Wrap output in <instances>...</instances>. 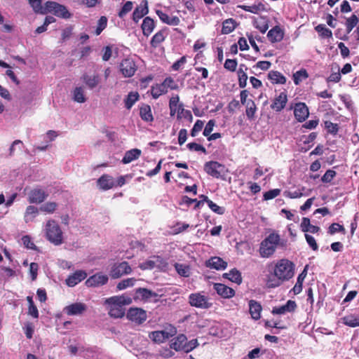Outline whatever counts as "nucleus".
<instances>
[{"label":"nucleus","mask_w":359,"mask_h":359,"mask_svg":"<svg viewBox=\"0 0 359 359\" xmlns=\"http://www.w3.org/2000/svg\"><path fill=\"white\" fill-rule=\"evenodd\" d=\"M127 318L137 324H141L147 319L145 311L139 308H130L127 313Z\"/></svg>","instance_id":"nucleus-9"},{"label":"nucleus","mask_w":359,"mask_h":359,"mask_svg":"<svg viewBox=\"0 0 359 359\" xmlns=\"http://www.w3.org/2000/svg\"><path fill=\"white\" fill-rule=\"evenodd\" d=\"M236 27V21L233 19H227L222 23V34H230L235 29Z\"/></svg>","instance_id":"nucleus-35"},{"label":"nucleus","mask_w":359,"mask_h":359,"mask_svg":"<svg viewBox=\"0 0 359 359\" xmlns=\"http://www.w3.org/2000/svg\"><path fill=\"white\" fill-rule=\"evenodd\" d=\"M187 147L191 151H201L203 154L207 153L206 149L203 146L196 142L189 143Z\"/></svg>","instance_id":"nucleus-61"},{"label":"nucleus","mask_w":359,"mask_h":359,"mask_svg":"<svg viewBox=\"0 0 359 359\" xmlns=\"http://www.w3.org/2000/svg\"><path fill=\"white\" fill-rule=\"evenodd\" d=\"M140 115L142 119L144 121H151L153 120L151 107L148 104H143L140 107Z\"/></svg>","instance_id":"nucleus-41"},{"label":"nucleus","mask_w":359,"mask_h":359,"mask_svg":"<svg viewBox=\"0 0 359 359\" xmlns=\"http://www.w3.org/2000/svg\"><path fill=\"white\" fill-rule=\"evenodd\" d=\"M142 154V151L139 149H132L127 151L122 159V163L124 164L130 163L134 160L137 159Z\"/></svg>","instance_id":"nucleus-27"},{"label":"nucleus","mask_w":359,"mask_h":359,"mask_svg":"<svg viewBox=\"0 0 359 359\" xmlns=\"http://www.w3.org/2000/svg\"><path fill=\"white\" fill-rule=\"evenodd\" d=\"M268 79L273 84H285V76L278 71H270L268 74Z\"/></svg>","instance_id":"nucleus-28"},{"label":"nucleus","mask_w":359,"mask_h":359,"mask_svg":"<svg viewBox=\"0 0 359 359\" xmlns=\"http://www.w3.org/2000/svg\"><path fill=\"white\" fill-rule=\"evenodd\" d=\"M108 281V277L106 275L102 273H96L90 276L86 281V285L88 287H95L102 285L107 283Z\"/></svg>","instance_id":"nucleus-15"},{"label":"nucleus","mask_w":359,"mask_h":359,"mask_svg":"<svg viewBox=\"0 0 359 359\" xmlns=\"http://www.w3.org/2000/svg\"><path fill=\"white\" fill-rule=\"evenodd\" d=\"M157 297V294L146 288H139L136 290L135 298L144 301Z\"/></svg>","instance_id":"nucleus-25"},{"label":"nucleus","mask_w":359,"mask_h":359,"mask_svg":"<svg viewBox=\"0 0 359 359\" xmlns=\"http://www.w3.org/2000/svg\"><path fill=\"white\" fill-rule=\"evenodd\" d=\"M132 303V299L126 295L114 296L106 299L105 304L110 306L109 314L110 316L119 318L125 315L124 306Z\"/></svg>","instance_id":"nucleus-2"},{"label":"nucleus","mask_w":359,"mask_h":359,"mask_svg":"<svg viewBox=\"0 0 359 359\" xmlns=\"http://www.w3.org/2000/svg\"><path fill=\"white\" fill-rule=\"evenodd\" d=\"M184 339H187L186 336L183 334H181V350L184 351L186 353L191 351L198 346V342L196 339H192L189 342L182 344V342Z\"/></svg>","instance_id":"nucleus-30"},{"label":"nucleus","mask_w":359,"mask_h":359,"mask_svg":"<svg viewBox=\"0 0 359 359\" xmlns=\"http://www.w3.org/2000/svg\"><path fill=\"white\" fill-rule=\"evenodd\" d=\"M107 24V18L105 16H102L98 20V25L95 30V34L100 35L102 30L106 27Z\"/></svg>","instance_id":"nucleus-62"},{"label":"nucleus","mask_w":359,"mask_h":359,"mask_svg":"<svg viewBox=\"0 0 359 359\" xmlns=\"http://www.w3.org/2000/svg\"><path fill=\"white\" fill-rule=\"evenodd\" d=\"M208 205L212 211L218 215H223L225 212V208L224 207L219 206L212 201H208Z\"/></svg>","instance_id":"nucleus-57"},{"label":"nucleus","mask_w":359,"mask_h":359,"mask_svg":"<svg viewBox=\"0 0 359 359\" xmlns=\"http://www.w3.org/2000/svg\"><path fill=\"white\" fill-rule=\"evenodd\" d=\"M73 99L79 103H83L86 99L84 95V89L83 87H76L73 91Z\"/></svg>","instance_id":"nucleus-42"},{"label":"nucleus","mask_w":359,"mask_h":359,"mask_svg":"<svg viewBox=\"0 0 359 359\" xmlns=\"http://www.w3.org/2000/svg\"><path fill=\"white\" fill-rule=\"evenodd\" d=\"M48 194L43 189L34 188L28 193V201L30 203L40 204L48 198Z\"/></svg>","instance_id":"nucleus-8"},{"label":"nucleus","mask_w":359,"mask_h":359,"mask_svg":"<svg viewBox=\"0 0 359 359\" xmlns=\"http://www.w3.org/2000/svg\"><path fill=\"white\" fill-rule=\"evenodd\" d=\"M136 70L135 62L130 58L124 59L120 64V71L125 77H131Z\"/></svg>","instance_id":"nucleus-10"},{"label":"nucleus","mask_w":359,"mask_h":359,"mask_svg":"<svg viewBox=\"0 0 359 359\" xmlns=\"http://www.w3.org/2000/svg\"><path fill=\"white\" fill-rule=\"evenodd\" d=\"M86 310V306L83 303H74L65 308V311L70 316L80 315Z\"/></svg>","instance_id":"nucleus-23"},{"label":"nucleus","mask_w":359,"mask_h":359,"mask_svg":"<svg viewBox=\"0 0 359 359\" xmlns=\"http://www.w3.org/2000/svg\"><path fill=\"white\" fill-rule=\"evenodd\" d=\"M57 207V204L55 202H48L42 205L39 210L48 214H52L55 212Z\"/></svg>","instance_id":"nucleus-49"},{"label":"nucleus","mask_w":359,"mask_h":359,"mask_svg":"<svg viewBox=\"0 0 359 359\" xmlns=\"http://www.w3.org/2000/svg\"><path fill=\"white\" fill-rule=\"evenodd\" d=\"M87 277L86 271L82 270L76 271L66 279V284L69 287H74Z\"/></svg>","instance_id":"nucleus-16"},{"label":"nucleus","mask_w":359,"mask_h":359,"mask_svg":"<svg viewBox=\"0 0 359 359\" xmlns=\"http://www.w3.org/2000/svg\"><path fill=\"white\" fill-rule=\"evenodd\" d=\"M189 302L191 306L208 309L212 306V303L209 301V298L199 292L192 293L189 297Z\"/></svg>","instance_id":"nucleus-6"},{"label":"nucleus","mask_w":359,"mask_h":359,"mask_svg":"<svg viewBox=\"0 0 359 359\" xmlns=\"http://www.w3.org/2000/svg\"><path fill=\"white\" fill-rule=\"evenodd\" d=\"M81 79L90 89L95 88L100 81L98 74L88 75L87 74H84L81 76Z\"/></svg>","instance_id":"nucleus-26"},{"label":"nucleus","mask_w":359,"mask_h":359,"mask_svg":"<svg viewBox=\"0 0 359 359\" xmlns=\"http://www.w3.org/2000/svg\"><path fill=\"white\" fill-rule=\"evenodd\" d=\"M205 266L216 270H222L226 268L227 262L219 257H213L205 262Z\"/></svg>","instance_id":"nucleus-20"},{"label":"nucleus","mask_w":359,"mask_h":359,"mask_svg":"<svg viewBox=\"0 0 359 359\" xmlns=\"http://www.w3.org/2000/svg\"><path fill=\"white\" fill-rule=\"evenodd\" d=\"M139 95L137 93H130L125 100V105L128 109H130L133 105L137 101Z\"/></svg>","instance_id":"nucleus-47"},{"label":"nucleus","mask_w":359,"mask_h":359,"mask_svg":"<svg viewBox=\"0 0 359 359\" xmlns=\"http://www.w3.org/2000/svg\"><path fill=\"white\" fill-rule=\"evenodd\" d=\"M149 12L148 1L143 0L140 4L135 9L133 13V20L137 22L142 17L147 15Z\"/></svg>","instance_id":"nucleus-18"},{"label":"nucleus","mask_w":359,"mask_h":359,"mask_svg":"<svg viewBox=\"0 0 359 359\" xmlns=\"http://www.w3.org/2000/svg\"><path fill=\"white\" fill-rule=\"evenodd\" d=\"M237 65L236 60L226 59L224 64V67L230 72H234L236 69Z\"/></svg>","instance_id":"nucleus-63"},{"label":"nucleus","mask_w":359,"mask_h":359,"mask_svg":"<svg viewBox=\"0 0 359 359\" xmlns=\"http://www.w3.org/2000/svg\"><path fill=\"white\" fill-rule=\"evenodd\" d=\"M339 232L343 234L346 233L345 228L339 223H332L328 228V233L331 235Z\"/></svg>","instance_id":"nucleus-50"},{"label":"nucleus","mask_w":359,"mask_h":359,"mask_svg":"<svg viewBox=\"0 0 359 359\" xmlns=\"http://www.w3.org/2000/svg\"><path fill=\"white\" fill-rule=\"evenodd\" d=\"M238 8L254 14H257L260 11H265V6L262 2L252 6L238 5Z\"/></svg>","instance_id":"nucleus-31"},{"label":"nucleus","mask_w":359,"mask_h":359,"mask_svg":"<svg viewBox=\"0 0 359 359\" xmlns=\"http://www.w3.org/2000/svg\"><path fill=\"white\" fill-rule=\"evenodd\" d=\"M294 115L299 122H304L309 115V108L304 102L296 103L294 107Z\"/></svg>","instance_id":"nucleus-11"},{"label":"nucleus","mask_w":359,"mask_h":359,"mask_svg":"<svg viewBox=\"0 0 359 359\" xmlns=\"http://www.w3.org/2000/svg\"><path fill=\"white\" fill-rule=\"evenodd\" d=\"M245 107V114L248 118L250 120L254 119L257 111V107L255 102L252 100L249 99Z\"/></svg>","instance_id":"nucleus-38"},{"label":"nucleus","mask_w":359,"mask_h":359,"mask_svg":"<svg viewBox=\"0 0 359 359\" xmlns=\"http://www.w3.org/2000/svg\"><path fill=\"white\" fill-rule=\"evenodd\" d=\"M163 264V259L160 257H153L150 259L140 264V267L143 270L161 268Z\"/></svg>","instance_id":"nucleus-19"},{"label":"nucleus","mask_w":359,"mask_h":359,"mask_svg":"<svg viewBox=\"0 0 359 359\" xmlns=\"http://www.w3.org/2000/svg\"><path fill=\"white\" fill-rule=\"evenodd\" d=\"M337 172L331 169L327 170L321 177V181L324 183L330 182L336 176Z\"/></svg>","instance_id":"nucleus-56"},{"label":"nucleus","mask_w":359,"mask_h":359,"mask_svg":"<svg viewBox=\"0 0 359 359\" xmlns=\"http://www.w3.org/2000/svg\"><path fill=\"white\" fill-rule=\"evenodd\" d=\"M97 184L100 189L108 190L116 186V182L111 176L103 175L97 180Z\"/></svg>","instance_id":"nucleus-17"},{"label":"nucleus","mask_w":359,"mask_h":359,"mask_svg":"<svg viewBox=\"0 0 359 359\" xmlns=\"http://www.w3.org/2000/svg\"><path fill=\"white\" fill-rule=\"evenodd\" d=\"M223 277L237 284L242 283L241 273L236 269H233L229 273H224Z\"/></svg>","instance_id":"nucleus-32"},{"label":"nucleus","mask_w":359,"mask_h":359,"mask_svg":"<svg viewBox=\"0 0 359 359\" xmlns=\"http://www.w3.org/2000/svg\"><path fill=\"white\" fill-rule=\"evenodd\" d=\"M133 2L127 1L125 3L121 10L118 13V17L122 18H123L128 13H129L133 9Z\"/></svg>","instance_id":"nucleus-60"},{"label":"nucleus","mask_w":359,"mask_h":359,"mask_svg":"<svg viewBox=\"0 0 359 359\" xmlns=\"http://www.w3.org/2000/svg\"><path fill=\"white\" fill-rule=\"evenodd\" d=\"M46 236L48 241L55 245H60L63 243V233L60 226L54 219H49L45 228Z\"/></svg>","instance_id":"nucleus-4"},{"label":"nucleus","mask_w":359,"mask_h":359,"mask_svg":"<svg viewBox=\"0 0 359 359\" xmlns=\"http://www.w3.org/2000/svg\"><path fill=\"white\" fill-rule=\"evenodd\" d=\"M213 287L217 293L223 298H231L235 295L234 290L224 284L215 283Z\"/></svg>","instance_id":"nucleus-14"},{"label":"nucleus","mask_w":359,"mask_h":359,"mask_svg":"<svg viewBox=\"0 0 359 359\" xmlns=\"http://www.w3.org/2000/svg\"><path fill=\"white\" fill-rule=\"evenodd\" d=\"M132 271V269L126 262H122L120 263H114L112 264L109 275L112 278H119L124 275L130 274Z\"/></svg>","instance_id":"nucleus-7"},{"label":"nucleus","mask_w":359,"mask_h":359,"mask_svg":"<svg viewBox=\"0 0 359 359\" xmlns=\"http://www.w3.org/2000/svg\"><path fill=\"white\" fill-rule=\"evenodd\" d=\"M280 237L278 233L273 232L266 237L260 243L259 255L262 257H271L280 243Z\"/></svg>","instance_id":"nucleus-3"},{"label":"nucleus","mask_w":359,"mask_h":359,"mask_svg":"<svg viewBox=\"0 0 359 359\" xmlns=\"http://www.w3.org/2000/svg\"><path fill=\"white\" fill-rule=\"evenodd\" d=\"M287 102V95L286 91L281 92L278 96H276L272 104L271 108L276 112L282 111Z\"/></svg>","instance_id":"nucleus-13"},{"label":"nucleus","mask_w":359,"mask_h":359,"mask_svg":"<svg viewBox=\"0 0 359 359\" xmlns=\"http://www.w3.org/2000/svg\"><path fill=\"white\" fill-rule=\"evenodd\" d=\"M255 27L259 30L262 33H265L269 29L268 21L265 19H262L261 21H255L254 22Z\"/></svg>","instance_id":"nucleus-55"},{"label":"nucleus","mask_w":359,"mask_h":359,"mask_svg":"<svg viewBox=\"0 0 359 359\" xmlns=\"http://www.w3.org/2000/svg\"><path fill=\"white\" fill-rule=\"evenodd\" d=\"M344 325L355 327L359 326V315L349 314L341 318Z\"/></svg>","instance_id":"nucleus-33"},{"label":"nucleus","mask_w":359,"mask_h":359,"mask_svg":"<svg viewBox=\"0 0 359 359\" xmlns=\"http://www.w3.org/2000/svg\"><path fill=\"white\" fill-rule=\"evenodd\" d=\"M358 22V18L355 14H352L351 17L346 18L345 25L347 33H350Z\"/></svg>","instance_id":"nucleus-43"},{"label":"nucleus","mask_w":359,"mask_h":359,"mask_svg":"<svg viewBox=\"0 0 359 359\" xmlns=\"http://www.w3.org/2000/svg\"><path fill=\"white\" fill-rule=\"evenodd\" d=\"M324 123L327 133L332 135H336L338 133L339 126L337 123H334L330 121H325Z\"/></svg>","instance_id":"nucleus-54"},{"label":"nucleus","mask_w":359,"mask_h":359,"mask_svg":"<svg viewBox=\"0 0 359 359\" xmlns=\"http://www.w3.org/2000/svg\"><path fill=\"white\" fill-rule=\"evenodd\" d=\"M135 282V279L133 278H126L119 282L116 287L118 290H124L128 287L133 286Z\"/></svg>","instance_id":"nucleus-52"},{"label":"nucleus","mask_w":359,"mask_h":359,"mask_svg":"<svg viewBox=\"0 0 359 359\" xmlns=\"http://www.w3.org/2000/svg\"><path fill=\"white\" fill-rule=\"evenodd\" d=\"M168 82H172V79L168 77L162 83L156 84L151 88V93L154 98L156 99L161 95L167 93L166 83H168Z\"/></svg>","instance_id":"nucleus-22"},{"label":"nucleus","mask_w":359,"mask_h":359,"mask_svg":"<svg viewBox=\"0 0 359 359\" xmlns=\"http://www.w3.org/2000/svg\"><path fill=\"white\" fill-rule=\"evenodd\" d=\"M309 77L307 71L305 69H301L293 74V81L295 85H299L303 79Z\"/></svg>","instance_id":"nucleus-46"},{"label":"nucleus","mask_w":359,"mask_h":359,"mask_svg":"<svg viewBox=\"0 0 359 359\" xmlns=\"http://www.w3.org/2000/svg\"><path fill=\"white\" fill-rule=\"evenodd\" d=\"M165 31L161 30L156 33L151 40V46L154 48L157 47L165 39Z\"/></svg>","instance_id":"nucleus-44"},{"label":"nucleus","mask_w":359,"mask_h":359,"mask_svg":"<svg viewBox=\"0 0 359 359\" xmlns=\"http://www.w3.org/2000/svg\"><path fill=\"white\" fill-rule=\"evenodd\" d=\"M295 265L287 259H280L268 263L264 282L268 288H276L285 281L290 280L294 275Z\"/></svg>","instance_id":"nucleus-1"},{"label":"nucleus","mask_w":359,"mask_h":359,"mask_svg":"<svg viewBox=\"0 0 359 359\" xmlns=\"http://www.w3.org/2000/svg\"><path fill=\"white\" fill-rule=\"evenodd\" d=\"M178 96L172 97L170 100V116L176 115L177 119H180V106L178 105Z\"/></svg>","instance_id":"nucleus-34"},{"label":"nucleus","mask_w":359,"mask_h":359,"mask_svg":"<svg viewBox=\"0 0 359 359\" xmlns=\"http://www.w3.org/2000/svg\"><path fill=\"white\" fill-rule=\"evenodd\" d=\"M262 305L256 300L249 301V312L252 319L257 320L261 318Z\"/></svg>","instance_id":"nucleus-21"},{"label":"nucleus","mask_w":359,"mask_h":359,"mask_svg":"<svg viewBox=\"0 0 359 359\" xmlns=\"http://www.w3.org/2000/svg\"><path fill=\"white\" fill-rule=\"evenodd\" d=\"M281 190L280 189H271L266 191L263 194V199L264 201H269L275 198L280 195Z\"/></svg>","instance_id":"nucleus-53"},{"label":"nucleus","mask_w":359,"mask_h":359,"mask_svg":"<svg viewBox=\"0 0 359 359\" xmlns=\"http://www.w3.org/2000/svg\"><path fill=\"white\" fill-rule=\"evenodd\" d=\"M156 13L163 22H165L168 25H177L179 22V19L176 16H169L161 11H157Z\"/></svg>","instance_id":"nucleus-36"},{"label":"nucleus","mask_w":359,"mask_h":359,"mask_svg":"<svg viewBox=\"0 0 359 359\" xmlns=\"http://www.w3.org/2000/svg\"><path fill=\"white\" fill-rule=\"evenodd\" d=\"M39 212V209L33 205H29L25 213V221L26 223L32 221Z\"/></svg>","instance_id":"nucleus-40"},{"label":"nucleus","mask_w":359,"mask_h":359,"mask_svg":"<svg viewBox=\"0 0 359 359\" xmlns=\"http://www.w3.org/2000/svg\"><path fill=\"white\" fill-rule=\"evenodd\" d=\"M284 33L279 26H275L270 29L267 34V37L271 43L279 42L283 40Z\"/></svg>","instance_id":"nucleus-24"},{"label":"nucleus","mask_w":359,"mask_h":359,"mask_svg":"<svg viewBox=\"0 0 359 359\" xmlns=\"http://www.w3.org/2000/svg\"><path fill=\"white\" fill-rule=\"evenodd\" d=\"M29 3L35 13L41 14L43 8V6L41 5V0H29Z\"/></svg>","instance_id":"nucleus-59"},{"label":"nucleus","mask_w":359,"mask_h":359,"mask_svg":"<svg viewBox=\"0 0 359 359\" xmlns=\"http://www.w3.org/2000/svg\"><path fill=\"white\" fill-rule=\"evenodd\" d=\"M303 274H304V272H302V273H300L298 276L297 282L292 288V291L294 292V294H299L302 290V284H303L304 279L305 278V276H304Z\"/></svg>","instance_id":"nucleus-51"},{"label":"nucleus","mask_w":359,"mask_h":359,"mask_svg":"<svg viewBox=\"0 0 359 359\" xmlns=\"http://www.w3.org/2000/svg\"><path fill=\"white\" fill-rule=\"evenodd\" d=\"M57 3L54 1H47L43 8L41 14H46L48 13H54L56 8Z\"/></svg>","instance_id":"nucleus-58"},{"label":"nucleus","mask_w":359,"mask_h":359,"mask_svg":"<svg viewBox=\"0 0 359 359\" xmlns=\"http://www.w3.org/2000/svg\"><path fill=\"white\" fill-rule=\"evenodd\" d=\"M297 305L295 301L288 300L285 305L275 306L272 309L271 313L273 315H282L285 313H293L297 309Z\"/></svg>","instance_id":"nucleus-12"},{"label":"nucleus","mask_w":359,"mask_h":359,"mask_svg":"<svg viewBox=\"0 0 359 359\" xmlns=\"http://www.w3.org/2000/svg\"><path fill=\"white\" fill-rule=\"evenodd\" d=\"M155 27L154 21L149 17H146L142 24V32L144 36L151 34Z\"/></svg>","instance_id":"nucleus-29"},{"label":"nucleus","mask_w":359,"mask_h":359,"mask_svg":"<svg viewBox=\"0 0 359 359\" xmlns=\"http://www.w3.org/2000/svg\"><path fill=\"white\" fill-rule=\"evenodd\" d=\"M204 170L211 177L219 179L224 175L225 166L217 161H210L204 164Z\"/></svg>","instance_id":"nucleus-5"},{"label":"nucleus","mask_w":359,"mask_h":359,"mask_svg":"<svg viewBox=\"0 0 359 359\" xmlns=\"http://www.w3.org/2000/svg\"><path fill=\"white\" fill-rule=\"evenodd\" d=\"M149 337L152 341L158 344L163 343L165 340L168 339L165 332H163V330L151 332L149 333Z\"/></svg>","instance_id":"nucleus-39"},{"label":"nucleus","mask_w":359,"mask_h":359,"mask_svg":"<svg viewBox=\"0 0 359 359\" xmlns=\"http://www.w3.org/2000/svg\"><path fill=\"white\" fill-rule=\"evenodd\" d=\"M53 13H54V15H55L60 18H65V19H67V18H70V16H71V14L67 11V8L62 5L57 4V3L56 8Z\"/></svg>","instance_id":"nucleus-45"},{"label":"nucleus","mask_w":359,"mask_h":359,"mask_svg":"<svg viewBox=\"0 0 359 359\" xmlns=\"http://www.w3.org/2000/svg\"><path fill=\"white\" fill-rule=\"evenodd\" d=\"M204 123L201 120H197L191 130V135L195 137L203 129Z\"/></svg>","instance_id":"nucleus-64"},{"label":"nucleus","mask_w":359,"mask_h":359,"mask_svg":"<svg viewBox=\"0 0 359 359\" xmlns=\"http://www.w3.org/2000/svg\"><path fill=\"white\" fill-rule=\"evenodd\" d=\"M315 30L323 39H330L332 37V31L330 29L327 28L325 25L324 24H320L315 27Z\"/></svg>","instance_id":"nucleus-37"},{"label":"nucleus","mask_w":359,"mask_h":359,"mask_svg":"<svg viewBox=\"0 0 359 359\" xmlns=\"http://www.w3.org/2000/svg\"><path fill=\"white\" fill-rule=\"evenodd\" d=\"M244 66L243 65H241V67L239 68L238 71V85L239 87L241 88H243L247 85V80H248V75L243 70L242 67Z\"/></svg>","instance_id":"nucleus-48"}]
</instances>
